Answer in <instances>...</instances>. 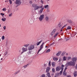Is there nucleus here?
Listing matches in <instances>:
<instances>
[{"label": "nucleus", "mask_w": 77, "mask_h": 77, "mask_svg": "<svg viewBox=\"0 0 77 77\" xmlns=\"http://www.w3.org/2000/svg\"><path fill=\"white\" fill-rule=\"evenodd\" d=\"M32 6L34 8V10H36L39 9V6H38V5L35 4H33L32 5Z\"/></svg>", "instance_id": "1"}, {"label": "nucleus", "mask_w": 77, "mask_h": 77, "mask_svg": "<svg viewBox=\"0 0 77 77\" xmlns=\"http://www.w3.org/2000/svg\"><path fill=\"white\" fill-rule=\"evenodd\" d=\"M66 65L68 66H74L75 65V63H72V61H70L67 62L66 63Z\"/></svg>", "instance_id": "2"}, {"label": "nucleus", "mask_w": 77, "mask_h": 77, "mask_svg": "<svg viewBox=\"0 0 77 77\" xmlns=\"http://www.w3.org/2000/svg\"><path fill=\"white\" fill-rule=\"evenodd\" d=\"M44 42H43L42 44L40 46V49H39V50L38 51V52H37V54H38L39 53V52L43 48V47H44Z\"/></svg>", "instance_id": "3"}, {"label": "nucleus", "mask_w": 77, "mask_h": 77, "mask_svg": "<svg viewBox=\"0 0 77 77\" xmlns=\"http://www.w3.org/2000/svg\"><path fill=\"white\" fill-rule=\"evenodd\" d=\"M77 60V57H73L72 58V63H75L76 62V60Z\"/></svg>", "instance_id": "4"}, {"label": "nucleus", "mask_w": 77, "mask_h": 77, "mask_svg": "<svg viewBox=\"0 0 77 77\" xmlns=\"http://www.w3.org/2000/svg\"><path fill=\"white\" fill-rule=\"evenodd\" d=\"M22 52H21V54H22L24 52L27 51V48H25L24 47L22 48Z\"/></svg>", "instance_id": "5"}, {"label": "nucleus", "mask_w": 77, "mask_h": 77, "mask_svg": "<svg viewBox=\"0 0 77 77\" xmlns=\"http://www.w3.org/2000/svg\"><path fill=\"white\" fill-rule=\"evenodd\" d=\"M44 17V15L42 14L40 16V17L39 18V20H40V21H41L43 19Z\"/></svg>", "instance_id": "6"}, {"label": "nucleus", "mask_w": 77, "mask_h": 77, "mask_svg": "<svg viewBox=\"0 0 77 77\" xmlns=\"http://www.w3.org/2000/svg\"><path fill=\"white\" fill-rule=\"evenodd\" d=\"M61 69V67L58 66L56 68V71H59Z\"/></svg>", "instance_id": "7"}, {"label": "nucleus", "mask_w": 77, "mask_h": 77, "mask_svg": "<svg viewBox=\"0 0 77 77\" xmlns=\"http://www.w3.org/2000/svg\"><path fill=\"white\" fill-rule=\"evenodd\" d=\"M34 47L35 46H34V45H31V46L29 47L28 50H31L33 49Z\"/></svg>", "instance_id": "8"}, {"label": "nucleus", "mask_w": 77, "mask_h": 77, "mask_svg": "<svg viewBox=\"0 0 77 77\" xmlns=\"http://www.w3.org/2000/svg\"><path fill=\"white\" fill-rule=\"evenodd\" d=\"M16 5H20L21 3V0H16Z\"/></svg>", "instance_id": "9"}, {"label": "nucleus", "mask_w": 77, "mask_h": 77, "mask_svg": "<svg viewBox=\"0 0 77 77\" xmlns=\"http://www.w3.org/2000/svg\"><path fill=\"white\" fill-rule=\"evenodd\" d=\"M67 57H65V56H64L63 57V60H62L63 61H65V60H66V59H67Z\"/></svg>", "instance_id": "10"}, {"label": "nucleus", "mask_w": 77, "mask_h": 77, "mask_svg": "<svg viewBox=\"0 0 77 77\" xmlns=\"http://www.w3.org/2000/svg\"><path fill=\"white\" fill-rule=\"evenodd\" d=\"M50 67H48L46 69V72H49V71H50Z\"/></svg>", "instance_id": "11"}, {"label": "nucleus", "mask_w": 77, "mask_h": 77, "mask_svg": "<svg viewBox=\"0 0 77 77\" xmlns=\"http://www.w3.org/2000/svg\"><path fill=\"white\" fill-rule=\"evenodd\" d=\"M44 8H43L42 9H41L40 11L39 12V13H42V12L43 11V10H44Z\"/></svg>", "instance_id": "12"}, {"label": "nucleus", "mask_w": 77, "mask_h": 77, "mask_svg": "<svg viewBox=\"0 0 77 77\" xmlns=\"http://www.w3.org/2000/svg\"><path fill=\"white\" fill-rule=\"evenodd\" d=\"M58 26V27L60 28H61V27H62V26H63V25H62V24H61V23H59Z\"/></svg>", "instance_id": "13"}, {"label": "nucleus", "mask_w": 77, "mask_h": 77, "mask_svg": "<svg viewBox=\"0 0 77 77\" xmlns=\"http://www.w3.org/2000/svg\"><path fill=\"white\" fill-rule=\"evenodd\" d=\"M42 41H40L38 42H37L36 43L37 45H39L41 44V42H42Z\"/></svg>", "instance_id": "14"}, {"label": "nucleus", "mask_w": 77, "mask_h": 77, "mask_svg": "<svg viewBox=\"0 0 77 77\" xmlns=\"http://www.w3.org/2000/svg\"><path fill=\"white\" fill-rule=\"evenodd\" d=\"M58 35H59V32L56 33L54 36V38H56V36H57Z\"/></svg>", "instance_id": "15"}, {"label": "nucleus", "mask_w": 77, "mask_h": 77, "mask_svg": "<svg viewBox=\"0 0 77 77\" xmlns=\"http://www.w3.org/2000/svg\"><path fill=\"white\" fill-rule=\"evenodd\" d=\"M73 75H74V76L75 77H76V76L77 75V72H75Z\"/></svg>", "instance_id": "16"}, {"label": "nucleus", "mask_w": 77, "mask_h": 77, "mask_svg": "<svg viewBox=\"0 0 77 77\" xmlns=\"http://www.w3.org/2000/svg\"><path fill=\"white\" fill-rule=\"evenodd\" d=\"M61 54V52L59 51L58 52V53L56 54L57 56H59L60 54Z\"/></svg>", "instance_id": "17"}, {"label": "nucleus", "mask_w": 77, "mask_h": 77, "mask_svg": "<svg viewBox=\"0 0 77 77\" xmlns=\"http://www.w3.org/2000/svg\"><path fill=\"white\" fill-rule=\"evenodd\" d=\"M52 65L53 66H55V63L54 62H53L51 63Z\"/></svg>", "instance_id": "18"}, {"label": "nucleus", "mask_w": 77, "mask_h": 77, "mask_svg": "<svg viewBox=\"0 0 77 77\" xmlns=\"http://www.w3.org/2000/svg\"><path fill=\"white\" fill-rule=\"evenodd\" d=\"M63 75H65L66 76V72H65V71L64 70V72H63Z\"/></svg>", "instance_id": "19"}, {"label": "nucleus", "mask_w": 77, "mask_h": 77, "mask_svg": "<svg viewBox=\"0 0 77 77\" xmlns=\"http://www.w3.org/2000/svg\"><path fill=\"white\" fill-rule=\"evenodd\" d=\"M53 60L54 61H56V60H58V59L57 57H55L53 58Z\"/></svg>", "instance_id": "20"}, {"label": "nucleus", "mask_w": 77, "mask_h": 77, "mask_svg": "<svg viewBox=\"0 0 77 77\" xmlns=\"http://www.w3.org/2000/svg\"><path fill=\"white\" fill-rule=\"evenodd\" d=\"M65 53H66L65 52H63L61 54L62 56H64V55H65Z\"/></svg>", "instance_id": "21"}, {"label": "nucleus", "mask_w": 77, "mask_h": 77, "mask_svg": "<svg viewBox=\"0 0 77 77\" xmlns=\"http://www.w3.org/2000/svg\"><path fill=\"white\" fill-rule=\"evenodd\" d=\"M46 75L48 76V77H51V76H50V74L49 72H48V73H47Z\"/></svg>", "instance_id": "22"}, {"label": "nucleus", "mask_w": 77, "mask_h": 77, "mask_svg": "<svg viewBox=\"0 0 77 77\" xmlns=\"http://www.w3.org/2000/svg\"><path fill=\"white\" fill-rule=\"evenodd\" d=\"M29 45V44H27V45H24L23 46L24 47H27Z\"/></svg>", "instance_id": "23"}, {"label": "nucleus", "mask_w": 77, "mask_h": 77, "mask_svg": "<svg viewBox=\"0 0 77 77\" xmlns=\"http://www.w3.org/2000/svg\"><path fill=\"white\" fill-rule=\"evenodd\" d=\"M2 20L3 21H5L6 20V19L5 18H2Z\"/></svg>", "instance_id": "24"}, {"label": "nucleus", "mask_w": 77, "mask_h": 77, "mask_svg": "<svg viewBox=\"0 0 77 77\" xmlns=\"http://www.w3.org/2000/svg\"><path fill=\"white\" fill-rule=\"evenodd\" d=\"M71 27L70 26H68L67 27V28L66 29V30H69V29H71Z\"/></svg>", "instance_id": "25"}, {"label": "nucleus", "mask_w": 77, "mask_h": 77, "mask_svg": "<svg viewBox=\"0 0 77 77\" xmlns=\"http://www.w3.org/2000/svg\"><path fill=\"white\" fill-rule=\"evenodd\" d=\"M48 17H46L45 18V20L46 21H48Z\"/></svg>", "instance_id": "26"}, {"label": "nucleus", "mask_w": 77, "mask_h": 77, "mask_svg": "<svg viewBox=\"0 0 77 77\" xmlns=\"http://www.w3.org/2000/svg\"><path fill=\"white\" fill-rule=\"evenodd\" d=\"M65 67V66L64 65H61V69H63V67Z\"/></svg>", "instance_id": "27"}, {"label": "nucleus", "mask_w": 77, "mask_h": 77, "mask_svg": "<svg viewBox=\"0 0 77 77\" xmlns=\"http://www.w3.org/2000/svg\"><path fill=\"white\" fill-rule=\"evenodd\" d=\"M48 8V5L45 6V9H47V8Z\"/></svg>", "instance_id": "28"}, {"label": "nucleus", "mask_w": 77, "mask_h": 77, "mask_svg": "<svg viewBox=\"0 0 77 77\" xmlns=\"http://www.w3.org/2000/svg\"><path fill=\"white\" fill-rule=\"evenodd\" d=\"M56 31V29H54L52 31V33L54 34L55 33V32Z\"/></svg>", "instance_id": "29"}, {"label": "nucleus", "mask_w": 77, "mask_h": 77, "mask_svg": "<svg viewBox=\"0 0 77 77\" xmlns=\"http://www.w3.org/2000/svg\"><path fill=\"white\" fill-rule=\"evenodd\" d=\"M68 21L69 23H70V24H71L72 23V21H71V20H68Z\"/></svg>", "instance_id": "30"}, {"label": "nucleus", "mask_w": 77, "mask_h": 77, "mask_svg": "<svg viewBox=\"0 0 77 77\" xmlns=\"http://www.w3.org/2000/svg\"><path fill=\"white\" fill-rule=\"evenodd\" d=\"M9 1V2L11 4H12V0H8Z\"/></svg>", "instance_id": "31"}, {"label": "nucleus", "mask_w": 77, "mask_h": 77, "mask_svg": "<svg viewBox=\"0 0 77 77\" xmlns=\"http://www.w3.org/2000/svg\"><path fill=\"white\" fill-rule=\"evenodd\" d=\"M66 26V25H65L63 26L62 28H61V31H62V29H63Z\"/></svg>", "instance_id": "32"}, {"label": "nucleus", "mask_w": 77, "mask_h": 77, "mask_svg": "<svg viewBox=\"0 0 77 77\" xmlns=\"http://www.w3.org/2000/svg\"><path fill=\"white\" fill-rule=\"evenodd\" d=\"M2 40H4L5 39V36H3L2 37Z\"/></svg>", "instance_id": "33"}, {"label": "nucleus", "mask_w": 77, "mask_h": 77, "mask_svg": "<svg viewBox=\"0 0 77 77\" xmlns=\"http://www.w3.org/2000/svg\"><path fill=\"white\" fill-rule=\"evenodd\" d=\"M71 57H68V58L67 59L68 60H70L71 59Z\"/></svg>", "instance_id": "34"}, {"label": "nucleus", "mask_w": 77, "mask_h": 77, "mask_svg": "<svg viewBox=\"0 0 77 77\" xmlns=\"http://www.w3.org/2000/svg\"><path fill=\"white\" fill-rule=\"evenodd\" d=\"M52 70L53 72H55V69H54V68H53L52 69Z\"/></svg>", "instance_id": "35"}, {"label": "nucleus", "mask_w": 77, "mask_h": 77, "mask_svg": "<svg viewBox=\"0 0 77 77\" xmlns=\"http://www.w3.org/2000/svg\"><path fill=\"white\" fill-rule=\"evenodd\" d=\"M50 49H49L47 50L46 51V53H48V52H50Z\"/></svg>", "instance_id": "36"}, {"label": "nucleus", "mask_w": 77, "mask_h": 77, "mask_svg": "<svg viewBox=\"0 0 77 77\" xmlns=\"http://www.w3.org/2000/svg\"><path fill=\"white\" fill-rule=\"evenodd\" d=\"M6 8H4L2 9V11H6Z\"/></svg>", "instance_id": "37"}, {"label": "nucleus", "mask_w": 77, "mask_h": 77, "mask_svg": "<svg viewBox=\"0 0 77 77\" xmlns=\"http://www.w3.org/2000/svg\"><path fill=\"white\" fill-rule=\"evenodd\" d=\"M48 64L49 66H51V61L49 62Z\"/></svg>", "instance_id": "38"}, {"label": "nucleus", "mask_w": 77, "mask_h": 77, "mask_svg": "<svg viewBox=\"0 0 77 77\" xmlns=\"http://www.w3.org/2000/svg\"><path fill=\"white\" fill-rule=\"evenodd\" d=\"M42 77H45V74H43L41 76Z\"/></svg>", "instance_id": "39"}, {"label": "nucleus", "mask_w": 77, "mask_h": 77, "mask_svg": "<svg viewBox=\"0 0 77 77\" xmlns=\"http://www.w3.org/2000/svg\"><path fill=\"white\" fill-rule=\"evenodd\" d=\"M28 64H27V65H26L25 66H24L23 67L24 68H26V67H27V66H28Z\"/></svg>", "instance_id": "40"}, {"label": "nucleus", "mask_w": 77, "mask_h": 77, "mask_svg": "<svg viewBox=\"0 0 77 77\" xmlns=\"http://www.w3.org/2000/svg\"><path fill=\"white\" fill-rule=\"evenodd\" d=\"M54 34V33H52V32L51 33V36H53Z\"/></svg>", "instance_id": "41"}, {"label": "nucleus", "mask_w": 77, "mask_h": 77, "mask_svg": "<svg viewBox=\"0 0 77 77\" xmlns=\"http://www.w3.org/2000/svg\"><path fill=\"white\" fill-rule=\"evenodd\" d=\"M63 69H62L61 71H60V74H62V72H63Z\"/></svg>", "instance_id": "42"}, {"label": "nucleus", "mask_w": 77, "mask_h": 77, "mask_svg": "<svg viewBox=\"0 0 77 77\" xmlns=\"http://www.w3.org/2000/svg\"><path fill=\"white\" fill-rule=\"evenodd\" d=\"M42 7H43V5H41L40 6H39V8H42Z\"/></svg>", "instance_id": "43"}, {"label": "nucleus", "mask_w": 77, "mask_h": 77, "mask_svg": "<svg viewBox=\"0 0 77 77\" xmlns=\"http://www.w3.org/2000/svg\"><path fill=\"white\" fill-rule=\"evenodd\" d=\"M41 3H44V2H43L42 0H41Z\"/></svg>", "instance_id": "44"}, {"label": "nucleus", "mask_w": 77, "mask_h": 77, "mask_svg": "<svg viewBox=\"0 0 77 77\" xmlns=\"http://www.w3.org/2000/svg\"><path fill=\"white\" fill-rule=\"evenodd\" d=\"M12 15V14H11L9 15V16L11 17V16Z\"/></svg>", "instance_id": "45"}, {"label": "nucleus", "mask_w": 77, "mask_h": 77, "mask_svg": "<svg viewBox=\"0 0 77 77\" xmlns=\"http://www.w3.org/2000/svg\"><path fill=\"white\" fill-rule=\"evenodd\" d=\"M1 15H2V16H4V15H5V14H2V13H1Z\"/></svg>", "instance_id": "46"}, {"label": "nucleus", "mask_w": 77, "mask_h": 77, "mask_svg": "<svg viewBox=\"0 0 77 77\" xmlns=\"http://www.w3.org/2000/svg\"><path fill=\"white\" fill-rule=\"evenodd\" d=\"M3 27L4 28V30H5V29H6V26H5Z\"/></svg>", "instance_id": "47"}, {"label": "nucleus", "mask_w": 77, "mask_h": 77, "mask_svg": "<svg viewBox=\"0 0 77 77\" xmlns=\"http://www.w3.org/2000/svg\"><path fill=\"white\" fill-rule=\"evenodd\" d=\"M58 74H59V73H56L55 75H56V76L58 75Z\"/></svg>", "instance_id": "48"}, {"label": "nucleus", "mask_w": 77, "mask_h": 77, "mask_svg": "<svg viewBox=\"0 0 77 77\" xmlns=\"http://www.w3.org/2000/svg\"><path fill=\"white\" fill-rule=\"evenodd\" d=\"M66 69H67V67H66V68H65V69H64V71H65V70H66Z\"/></svg>", "instance_id": "49"}, {"label": "nucleus", "mask_w": 77, "mask_h": 77, "mask_svg": "<svg viewBox=\"0 0 77 77\" xmlns=\"http://www.w3.org/2000/svg\"><path fill=\"white\" fill-rule=\"evenodd\" d=\"M61 59H59V62H60V61H61Z\"/></svg>", "instance_id": "50"}, {"label": "nucleus", "mask_w": 77, "mask_h": 77, "mask_svg": "<svg viewBox=\"0 0 77 77\" xmlns=\"http://www.w3.org/2000/svg\"><path fill=\"white\" fill-rule=\"evenodd\" d=\"M29 3L30 4H32V1H30Z\"/></svg>", "instance_id": "51"}, {"label": "nucleus", "mask_w": 77, "mask_h": 77, "mask_svg": "<svg viewBox=\"0 0 77 77\" xmlns=\"http://www.w3.org/2000/svg\"><path fill=\"white\" fill-rule=\"evenodd\" d=\"M67 77H71V75H69L68 76H67Z\"/></svg>", "instance_id": "52"}, {"label": "nucleus", "mask_w": 77, "mask_h": 77, "mask_svg": "<svg viewBox=\"0 0 77 77\" xmlns=\"http://www.w3.org/2000/svg\"><path fill=\"white\" fill-rule=\"evenodd\" d=\"M47 12H50V11L49 10H48L47 11Z\"/></svg>", "instance_id": "53"}, {"label": "nucleus", "mask_w": 77, "mask_h": 77, "mask_svg": "<svg viewBox=\"0 0 77 77\" xmlns=\"http://www.w3.org/2000/svg\"><path fill=\"white\" fill-rule=\"evenodd\" d=\"M66 56H67V55H68V53H66Z\"/></svg>", "instance_id": "54"}, {"label": "nucleus", "mask_w": 77, "mask_h": 77, "mask_svg": "<svg viewBox=\"0 0 77 77\" xmlns=\"http://www.w3.org/2000/svg\"><path fill=\"white\" fill-rule=\"evenodd\" d=\"M48 47V46H45V48H47Z\"/></svg>", "instance_id": "55"}, {"label": "nucleus", "mask_w": 77, "mask_h": 77, "mask_svg": "<svg viewBox=\"0 0 77 77\" xmlns=\"http://www.w3.org/2000/svg\"><path fill=\"white\" fill-rule=\"evenodd\" d=\"M21 50H19V52H21Z\"/></svg>", "instance_id": "56"}, {"label": "nucleus", "mask_w": 77, "mask_h": 77, "mask_svg": "<svg viewBox=\"0 0 77 77\" xmlns=\"http://www.w3.org/2000/svg\"><path fill=\"white\" fill-rule=\"evenodd\" d=\"M29 53H30V54H31V53H30V52H29Z\"/></svg>", "instance_id": "57"}, {"label": "nucleus", "mask_w": 77, "mask_h": 77, "mask_svg": "<svg viewBox=\"0 0 77 77\" xmlns=\"http://www.w3.org/2000/svg\"><path fill=\"white\" fill-rule=\"evenodd\" d=\"M1 27V25L0 24V27Z\"/></svg>", "instance_id": "58"}, {"label": "nucleus", "mask_w": 77, "mask_h": 77, "mask_svg": "<svg viewBox=\"0 0 77 77\" xmlns=\"http://www.w3.org/2000/svg\"><path fill=\"white\" fill-rule=\"evenodd\" d=\"M48 1H50V0H47Z\"/></svg>", "instance_id": "59"}, {"label": "nucleus", "mask_w": 77, "mask_h": 77, "mask_svg": "<svg viewBox=\"0 0 77 77\" xmlns=\"http://www.w3.org/2000/svg\"><path fill=\"white\" fill-rule=\"evenodd\" d=\"M2 59H2V58L1 59V60H2Z\"/></svg>", "instance_id": "60"}, {"label": "nucleus", "mask_w": 77, "mask_h": 77, "mask_svg": "<svg viewBox=\"0 0 77 77\" xmlns=\"http://www.w3.org/2000/svg\"><path fill=\"white\" fill-rule=\"evenodd\" d=\"M0 41H1V39H0Z\"/></svg>", "instance_id": "61"}, {"label": "nucleus", "mask_w": 77, "mask_h": 77, "mask_svg": "<svg viewBox=\"0 0 77 77\" xmlns=\"http://www.w3.org/2000/svg\"><path fill=\"white\" fill-rule=\"evenodd\" d=\"M54 77H56V76H54Z\"/></svg>", "instance_id": "62"}, {"label": "nucleus", "mask_w": 77, "mask_h": 77, "mask_svg": "<svg viewBox=\"0 0 77 77\" xmlns=\"http://www.w3.org/2000/svg\"><path fill=\"white\" fill-rule=\"evenodd\" d=\"M0 56H1V55H0Z\"/></svg>", "instance_id": "63"}, {"label": "nucleus", "mask_w": 77, "mask_h": 77, "mask_svg": "<svg viewBox=\"0 0 77 77\" xmlns=\"http://www.w3.org/2000/svg\"><path fill=\"white\" fill-rule=\"evenodd\" d=\"M46 77H47L46 76Z\"/></svg>", "instance_id": "64"}]
</instances>
